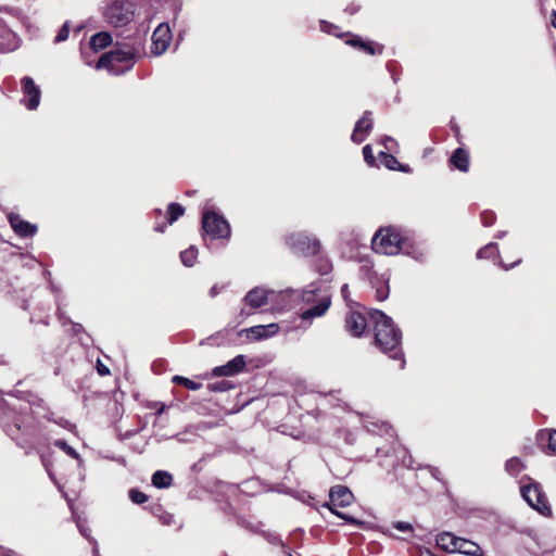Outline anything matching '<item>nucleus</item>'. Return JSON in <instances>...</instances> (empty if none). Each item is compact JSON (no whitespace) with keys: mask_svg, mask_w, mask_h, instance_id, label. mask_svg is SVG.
Wrapping results in <instances>:
<instances>
[{"mask_svg":"<svg viewBox=\"0 0 556 556\" xmlns=\"http://www.w3.org/2000/svg\"><path fill=\"white\" fill-rule=\"evenodd\" d=\"M370 319L375 323V344L390 358L400 361V369L405 366L402 351V332L393 320L381 311H372Z\"/></svg>","mask_w":556,"mask_h":556,"instance_id":"obj_1","label":"nucleus"},{"mask_svg":"<svg viewBox=\"0 0 556 556\" xmlns=\"http://www.w3.org/2000/svg\"><path fill=\"white\" fill-rule=\"evenodd\" d=\"M375 252L383 255L407 254L415 260L421 261L425 256L424 251L414 248L408 242L404 231L394 226L380 228L371 240Z\"/></svg>","mask_w":556,"mask_h":556,"instance_id":"obj_2","label":"nucleus"},{"mask_svg":"<svg viewBox=\"0 0 556 556\" xmlns=\"http://www.w3.org/2000/svg\"><path fill=\"white\" fill-rule=\"evenodd\" d=\"M285 292H288L286 299L300 296L302 302L313 304L311 308L300 315L301 321L305 324V326H303L304 329L308 328L314 318L325 315L331 304L328 287L323 281L313 282L301 292L293 290H286Z\"/></svg>","mask_w":556,"mask_h":556,"instance_id":"obj_3","label":"nucleus"},{"mask_svg":"<svg viewBox=\"0 0 556 556\" xmlns=\"http://www.w3.org/2000/svg\"><path fill=\"white\" fill-rule=\"evenodd\" d=\"M134 58L132 51L116 49L103 54L97 62L96 68H108L113 75H119L134 66Z\"/></svg>","mask_w":556,"mask_h":556,"instance_id":"obj_4","label":"nucleus"},{"mask_svg":"<svg viewBox=\"0 0 556 556\" xmlns=\"http://www.w3.org/2000/svg\"><path fill=\"white\" fill-rule=\"evenodd\" d=\"M287 294L288 292H276L263 287H255L245 294L243 299V307L241 308L240 314L242 316H249L255 309L266 305L269 301H274V299L281 298L285 300Z\"/></svg>","mask_w":556,"mask_h":556,"instance_id":"obj_5","label":"nucleus"},{"mask_svg":"<svg viewBox=\"0 0 556 556\" xmlns=\"http://www.w3.org/2000/svg\"><path fill=\"white\" fill-rule=\"evenodd\" d=\"M329 497H330V504L325 503L324 506L329 508L331 510V513H333L338 517L344 519L345 521H348L352 525H355L358 527L364 526V521H361V520L353 518L349 515L340 513L337 509L338 507L349 506L353 502L354 496H353L352 492L346 486L336 485V486L331 488Z\"/></svg>","mask_w":556,"mask_h":556,"instance_id":"obj_6","label":"nucleus"},{"mask_svg":"<svg viewBox=\"0 0 556 556\" xmlns=\"http://www.w3.org/2000/svg\"><path fill=\"white\" fill-rule=\"evenodd\" d=\"M529 481V483L522 484L520 486V492L523 500L529 504V506H531L543 516H549L552 510L540 484L530 479Z\"/></svg>","mask_w":556,"mask_h":556,"instance_id":"obj_7","label":"nucleus"},{"mask_svg":"<svg viewBox=\"0 0 556 556\" xmlns=\"http://www.w3.org/2000/svg\"><path fill=\"white\" fill-rule=\"evenodd\" d=\"M202 227L213 239H228L230 237L228 222L214 211L205 210L203 212Z\"/></svg>","mask_w":556,"mask_h":556,"instance_id":"obj_8","label":"nucleus"},{"mask_svg":"<svg viewBox=\"0 0 556 556\" xmlns=\"http://www.w3.org/2000/svg\"><path fill=\"white\" fill-rule=\"evenodd\" d=\"M287 245L295 253L315 255L320 250V242L317 238L303 232H293L286 238Z\"/></svg>","mask_w":556,"mask_h":556,"instance_id":"obj_9","label":"nucleus"},{"mask_svg":"<svg viewBox=\"0 0 556 556\" xmlns=\"http://www.w3.org/2000/svg\"><path fill=\"white\" fill-rule=\"evenodd\" d=\"M23 99L22 103L28 110H36L40 104L41 90L31 77L25 76L21 80Z\"/></svg>","mask_w":556,"mask_h":556,"instance_id":"obj_10","label":"nucleus"},{"mask_svg":"<svg viewBox=\"0 0 556 556\" xmlns=\"http://www.w3.org/2000/svg\"><path fill=\"white\" fill-rule=\"evenodd\" d=\"M151 52L154 55L163 54L172 41V31L168 24H160L152 34Z\"/></svg>","mask_w":556,"mask_h":556,"instance_id":"obj_11","label":"nucleus"},{"mask_svg":"<svg viewBox=\"0 0 556 556\" xmlns=\"http://www.w3.org/2000/svg\"><path fill=\"white\" fill-rule=\"evenodd\" d=\"M245 358L243 355H237L228 363L222 366H216L212 370V375L215 377H230L241 372L245 367Z\"/></svg>","mask_w":556,"mask_h":556,"instance_id":"obj_12","label":"nucleus"},{"mask_svg":"<svg viewBox=\"0 0 556 556\" xmlns=\"http://www.w3.org/2000/svg\"><path fill=\"white\" fill-rule=\"evenodd\" d=\"M8 219L12 229L21 237H33L37 232V226L22 219L18 214L9 213Z\"/></svg>","mask_w":556,"mask_h":556,"instance_id":"obj_13","label":"nucleus"},{"mask_svg":"<svg viewBox=\"0 0 556 556\" xmlns=\"http://www.w3.org/2000/svg\"><path fill=\"white\" fill-rule=\"evenodd\" d=\"M367 327L366 317L358 312H350L345 317V328L354 337L364 333Z\"/></svg>","mask_w":556,"mask_h":556,"instance_id":"obj_14","label":"nucleus"},{"mask_svg":"<svg viewBox=\"0 0 556 556\" xmlns=\"http://www.w3.org/2000/svg\"><path fill=\"white\" fill-rule=\"evenodd\" d=\"M370 112H366L364 116L357 121L351 136L353 142L361 143L368 136L370 129L372 128V121L370 118Z\"/></svg>","mask_w":556,"mask_h":556,"instance_id":"obj_15","label":"nucleus"},{"mask_svg":"<svg viewBox=\"0 0 556 556\" xmlns=\"http://www.w3.org/2000/svg\"><path fill=\"white\" fill-rule=\"evenodd\" d=\"M346 45L354 47L367 54L375 55V54H381L382 53V47L381 46H375L371 41H364L358 36H353L352 38L348 39Z\"/></svg>","mask_w":556,"mask_h":556,"instance_id":"obj_16","label":"nucleus"},{"mask_svg":"<svg viewBox=\"0 0 556 556\" xmlns=\"http://www.w3.org/2000/svg\"><path fill=\"white\" fill-rule=\"evenodd\" d=\"M538 440L542 446H546L548 454L556 456V430H541Z\"/></svg>","mask_w":556,"mask_h":556,"instance_id":"obj_17","label":"nucleus"},{"mask_svg":"<svg viewBox=\"0 0 556 556\" xmlns=\"http://www.w3.org/2000/svg\"><path fill=\"white\" fill-rule=\"evenodd\" d=\"M450 162L460 172L466 173L469 169V155L462 148H458L453 152Z\"/></svg>","mask_w":556,"mask_h":556,"instance_id":"obj_18","label":"nucleus"},{"mask_svg":"<svg viewBox=\"0 0 556 556\" xmlns=\"http://www.w3.org/2000/svg\"><path fill=\"white\" fill-rule=\"evenodd\" d=\"M456 552L468 556H480L482 551L481 547L471 541L459 538L456 542Z\"/></svg>","mask_w":556,"mask_h":556,"instance_id":"obj_19","label":"nucleus"},{"mask_svg":"<svg viewBox=\"0 0 556 556\" xmlns=\"http://www.w3.org/2000/svg\"><path fill=\"white\" fill-rule=\"evenodd\" d=\"M112 42V36L106 31L98 33L91 36L89 45L94 52L105 49Z\"/></svg>","mask_w":556,"mask_h":556,"instance_id":"obj_20","label":"nucleus"},{"mask_svg":"<svg viewBox=\"0 0 556 556\" xmlns=\"http://www.w3.org/2000/svg\"><path fill=\"white\" fill-rule=\"evenodd\" d=\"M379 161L388 169L401 170L405 173L409 170L408 166H402L400 162L396 160V157L383 151L379 152Z\"/></svg>","mask_w":556,"mask_h":556,"instance_id":"obj_21","label":"nucleus"},{"mask_svg":"<svg viewBox=\"0 0 556 556\" xmlns=\"http://www.w3.org/2000/svg\"><path fill=\"white\" fill-rule=\"evenodd\" d=\"M457 541H459V538L453 535L452 533H442L437 538L438 545L448 553H456Z\"/></svg>","mask_w":556,"mask_h":556,"instance_id":"obj_22","label":"nucleus"},{"mask_svg":"<svg viewBox=\"0 0 556 556\" xmlns=\"http://www.w3.org/2000/svg\"><path fill=\"white\" fill-rule=\"evenodd\" d=\"M15 430L22 431L23 433L27 435L35 434V428L33 426V417L28 415H22L20 416L15 421Z\"/></svg>","mask_w":556,"mask_h":556,"instance_id":"obj_23","label":"nucleus"},{"mask_svg":"<svg viewBox=\"0 0 556 556\" xmlns=\"http://www.w3.org/2000/svg\"><path fill=\"white\" fill-rule=\"evenodd\" d=\"M173 477L169 472L157 470L152 476V484L155 488H168L172 484Z\"/></svg>","mask_w":556,"mask_h":556,"instance_id":"obj_24","label":"nucleus"},{"mask_svg":"<svg viewBox=\"0 0 556 556\" xmlns=\"http://www.w3.org/2000/svg\"><path fill=\"white\" fill-rule=\"evenodd\" d=\"M525 468L526 465L518 457H511L505 464V470L507 471L508 475L513 477L518 476L521 471L525 470Z\"/></svg>","mask_w":556,"mask_h":556,"instance_id":"obj_25","label":"nucleus"},{"mask_svg":"<svg viewBox=\"0 0 556 556\" xmlns=\"http://www.w3.org/2000/svg\"><path fill=\"white\" fill-rule=\"evenodd\" d=\"M3 31L5 34V40H0V52H11L18 47L17 39L11 31Z\"/></svg>","mask_w":556,"mask_h":556,"instance_id":"obj_26","label":"nucleus"},{"mask_svg":"<svg viewBox=\"0 0 556 556\" xmlns=\"http://www.w3.org/2000/svg\"><path fill=\"white\" fill-rule=\"evenodd\" d=\"M198 258V249L193 245L189 247L180 253V260L187 267H191L195 264Z\"/></svg>","mask_w":556,"mask_h":556,"instance_id":"obj_27","label":"nucleus"},{"mask_svg":"<svg viewBox=\"0 0 556 556\" xmlns=\"http://www.w3.org/2000/svg\"><path fill=\"white\" fill-rule=\"evenodd\" d=\"M185 212V208L178 203H170L167 210V222L168 224L175 223Z\"/></svg>","mask_w":556,"mask_h":556,"instance_id":"obj_28","label":"nucleus"},{"mask_svg":"<svg viewBox=\"0 0 556 556\" xmlns=\"http://www.w3.org/2000/svg\"><path fill=\"white\" fill-rule=\"evenodd\" d=\"M364 426L367 428L369 432L372 433L387 432L389 429L388 424L382 421H371L369 419L364 420Z\"/></svg>","mask_w":556,"mask_h":556,"instance_id":"obj_29","label":"nucleus"},{"mask_svg":"<svg viewBox=\"0 0 556 556\" xmlns=\"http://www.w3.org/2000/svg\"><path fill=\"white\" fill-rule=\"evenodd\" d=\"M241 332H245L249 338L255 340L267 339V334L264 331L263 325L253 326L251 328L242 330Z\"/></svg>","mask_w":556,"mask_h":556,"instance_id":"obj_30","label":"nucleus"},{"mask_svg":"<svg viewBox=\"0 0 556 556\" xmlns=\"http://www.w3.org/2000/svg\"><path fill=\"white\" fill-rule=\"evenodd\" d=\"M172 381L174 383L182 384L188 390H192V391L199 390L202 387L201 383H198V382H195L193 380H190L189 378H186V377H182V376H174L172 378Z\"/></svg>","mask_w":556,"mask_h":556,"instance_id":"obj_31","label":"nucleus"},{"mask_svg":"<svg viewBox=\"0 0 556 556\" xmlns=\"http://www.w3.org/2000/svg\"><path fill=\"white\" fill-rule=\"evenodd\" d=\"M54 445L58 446L59 448H61L62 451H64L68 456L77 459L79 464L81 463V458H80L79 454L72 446H70L64 440H56L54 442Z\"/></svg>","mask_w":556,"mask_h":556,"instance_id":"obj_32","label":"nucleus"},{"mask_svg":"<svg viewBox=\"0 0 556 556\" xmlns=\"http://www.w3.org/2000/svg\"><path fill=\"white\" fill-rule=\"evenodd\" d=\"M496 253H497V244L491 242V243L486 244L485 247L481 248L477 252V257L478 258H488Z\"/></svg>","mask_w":556,"mask_h":556,"instance_id":"obj_33","label":"nucleus"},{"mask_svg":"<svg viewBox=\"0 0 556 556\" xmlns=\"http://www.w3.org/2000/svg\"><path fill=\"white\" fill-rule=\"evenodd\" d=\"M208 390L212 392H225L232 388V384L229 381H218L215 383H211L207 386Z\"/></svg>","mask_w":556,"mask_h":556,"instance_id":"obj_34","label":"nucleus"},{"mask_svg":"<svg viewBox=\"0 0 556 556\" xmlns=\"http://www.w3.org/2000/svg\"><path fill=\"white\" fill-rule=\"evenodd\" d=\"M129 497L135 504H143L148 501V495L136 489L129 491Z\"/></svg>","mask_w":556,"mask_h":556,"instance_id":"obj_35","label":"nucleus"},{"mask_svg":"<svg viewBox=\"0 0 556 556\" xmlns=\"http://www.w3.org/2000/svg\"><path fill=\"white\" fill-rule=\"evenodd\" d=\"M391 528L403 533H412L414 530L413 526L406 521H395L392 523Z\"/></svg>","mask_w":556,"mask_h":556,"instance_id":"obj_36","label":"nucleus"},{"mask_svg":"<svg viewBox=\"0 0 556 556\" xmlns=\"http://www.w3.org/2000/svg\"><path fill=\"white\" fill-rule=\"evenodd\" d=\"M68 35H70V24H68V22H66V23H64L62 28L56 34V36L54 38V42L59 43V42L65 41L68 38Z\"/></svg>","mask_w":556,"mask_h":556,"instance_id":"obj_37","label":"nucleus"},{"mask_svg":"<svg viewBox=\"0 0 556 556\" xmlns=\"http://www.w3.org/2000/svg\"><path fill=\"white\" fill-rule=\"evenodd\" d=\"M363 155H364L365 162L369 166H375L376 165V160H375V156L372 154V149H371V147L369 144H366L363 148Z\"/></svg>","mask_w":556,"mask_h":556,"instance_id":"obj_38","label":"nucleus"},{"mask_svg":"<svg viewBox=\"0 0 556 556\" xmlns=\"http://www.w3.org/2000/svg\"><path fill=\"white\" fill-rule=\"evenodd\" d=\"M481 220L485 227H490L495 222V215L492 212H483L481 214Z\"/></svg>","mask_w":556,"mask_h":556,"instance_id":"obj_39","label":"nucleus"},{"mask_svg":"<svg viewBox=\"0 0 556 556\" xmlns=\"http://www.w3.org/2000/svg\"><path fill=\"white\" fill-rule=\"evenodd\" d=\"M264 331L267 334V339L275 336L279 331V325L271 323L268 325H263Z\"/></svg>","mask_w":556,"mask_h":556,"instance_id":"obj_40","label":"nucleus"},{"mask_svg":"<svg viewBox=\"0 0 556 556\" xmlns=\"http://www.w3.org/2000/svg\"><path fill=\"white\" fill-rule=\"evenodd\" d=\"M389 295V291H388V287H382V288H379L377 289L376 291V298L379 300V301H383L388 298Z\"/></svg>","mask_w":556,"mask_h":556,"instance_id":"obj_41","label":"nucleus"},{"mask_svg":"<svg viewBox=\"0 0 556 556\" xmlns=\"http://www.w3.org/2000/svg\"><path fill=\"white\" fill-rule=\"evenodd\" d=\"M160 521H161L163 525L170 526L172 523H174V516H173V515H170V514H167V513H163V514L160 516Z\"/></svg>","mask_w":556,"mask_h":556,"instance_id":"obj_42","label":"nucleus"},{"mask_svg":"<svg viewBox=\"0 0 556 556\" xmlns=\"http://www.w3.org/2000/svg\"><path fill=\"white\" fill-rule=\"evenodd\" d=\"M382 142H383V144H384L386 149H387V150H390V151L392 150V146H393V144H394V146L396 144L395 140H394L393 138H391V137H388V136H386V137L383 138Z\"/></svg>","mask_w":556,"mask_h":556,"instance_id":"obj_43","label":"nucleus"},{"mask_svg":"<svg viewBox=\"0 0 556 556\" xmlns=\"http://www.w3.org/2000/svg\"><path fill=\"white\" fill-rule=\"evenodd\" d=\"M97 370L100 376H106L110 372L109 368L105 365H103L101 362H98Z\"/></svg>","mask_w":556,"mask_h":556,"instance_id":"obj_44","label":"nucleus"},{"mask_svg":"<svg viewBox=\"0 0 556 556\" xmlns=\"http://www.w3.org/2000/svg\"><path fill=\"white\" fill-rule=\"evenodd\" d=\"M320 28L323 31H326V33H329V34H333V35H337L336 33L332 31L333 28H336L334 26L328 24L327 22H321L320 23Z\"/></svg>","mask_w":556,"mask_h":556,"instance_id":"obj_45","label":"nucleus"},{"mask_svg":"<svg viewBox=\"0 0 556 556\" xmlns=\"http://www.w3.org/2000/svg\"><path fill=\"white\" fill-rule=\"evenodd\" d=\"M341 294H342V298L344 299V301L346 303L350 302V291H349V286L348 285H343L342 288H341Z\"/></svg>","mask_w":556,"mask_h":556,"instance_id":"obj_46","label":"nucleus"},{"mask_svg":"<svg viewBox=\"0 0 556 556\" xmlns=\"http://www.w3.org/2000/svg\"><path fill=\"white\" fill-rule=\"evenodd\" d=\"M381 533L391 538V539H397V536L392 532L390 527H381Z\"/></svg>","mask_w":556,"mask_h":556,"instance_id":"obj_47","label":"nucleus"},{"mask_svg":"<svg viewBox=\"0 0 556 556\" xmlns=\"http://www.w3.org/2000/svg\"><path fill=\"white\" fill-rule=\"evenodd\" d=\"M330 269H331V264L328 261H324L319 270L321 274H327L328 271H330Z\"/></svg>","mask_w":556,"mask_h":556,"instance_id":"obj_48","label":"nucleus"},{"mask_svg":"<svg viewBox=\"0 0 556 556\" xmlns=\"http://www.w3.org/2000/svg\"><path fill=\"white\" fill-rule=\"evenodd\" d=\"M59 425H61L62 427L66 428L67 430L70 431H73L75 429V426L68 421H60Z\"/></svg>","mask_w":556,"mask_h":556,"instance_id":"obj_49","label":"nucleus"},{"mask_svg":"<svg viewBox=\"0 0 556 556\" xmlns=\"http://www.w3.org/2000/svg\"><path fill=\"white\" fill-rule=\"evenodd\" d=\"M219 293V288L217 286H213L211 289H210V295L212 298L216 296L217 294Z\"/></svg>","mask_w":556,"mask_h":556,"instance_id":"obj_50","label":"nucleus"},{"mask_svg":"<svg viewBox=\"0 0 556 556\" xmlns=\"http://www.w3.org/2000/svg\"><path fill=\"white\" fill-rule=\"evenodd\" d=\"M78 528H79L80 533H81L85 538L89 539V530H88L87 528H85V527L80 526V525H78Z\"/></svg>","mask_w":556,"mask_h":556,"instance_id":"obj_51","label":"nucleus"},{"mask_svg":"<svg viewBox=\"0 0 556 556\" xmlns=\"http://www.w3.org/2000/svg\"><path fill=\"white\" fill-rule=\"evenodd\" d=\"M551 21H552L553 27L556 28V11L555 10L551 14Z\"/></svg>","mask_w":556,"mask_h":556,"instance_id":"obj_52","label":"nucleus"},{"mask_svg":"<svg viewBox=\"0 0 556 556\" xmlns=\"http://www.w3.org/2000/svg\"><path fill=\"white\" fill-rule=\"evenodd\" d=\"M5 431L8 432V434H9V435H11V437H12V439H14V440L18 441V438H17V437L15 435V433H14V432H15V430H13V429H5Z\"/></svg>","mask_w":556,"mask_h":556,"instance_id":"obj_53","label":"nucleus"},{"mask_svg":"<svg viewBox=\"0 0 556 556\" xmlns=\"http://www.w3.org/2000/svg\"><path fill=\"white\" fill-rule=\"evenodd\" d=\"M519 263H520V260L516 261V262H515V263H513L510 266H506L505 264H503V267H504V269H506V270H507V269H509V268H511V267H514V266L518 265Z\"/></svg>","mask_w":556,"mask_h":556,"instance_id":"obj_54","label":"nucleus"},{"mask_svg":"<svg viewBox=\"0 0 556 556\" xmlns=\"http://www.w3.org/2000/svg\"><path fill=\"white\" fill-rule=\"evenodd\" d=\"M154 230H155V231L163 232V231H164V226H162V225H157V226H155V227H154Z\"/></svg>","mask_w":556,"mask_h":556,"instance_id":"obj_55","label":"nucleus"},{"mask_svg":"<svg viewBox=\"0 0 556 556\" xmlns=\"http://www.w3.org/2000/svg\"><path fill=\"white\" fill-rule=\"evenodd\" d=\"M42 463H43V467H46V469H47V471H48L49 476L52 478V473L50 472V470H49V468H48V466H47L46 462H45V460H42Z\"/></svg>","mask_w":556,"mask_h":556,"instance_id":"obj_56","label":"nucleus"},{"mask_svg":"<svg viewBox=\"0 0 556 556\" xmlns=\"http://www.w3.org/2000/svg\"><path fill=\"white\" fill-rule=\"evenodd\" d=\"M504 236H505V232H504V231H502V232H498V233L496 235V238L502 239Z\"/></svg>","mask_w":556,"mask_h":556,"instance_id":"obj_57","label":"nucleus"},{"mask_svg":"<svg viewBox=\"0 0 556 556\" xmlns=\"http://www.w3.org/2000/svg\"><path fill=\"white\" fill-rule=\"evenodd\" d=\"M164 409H165V406H164V405H162V406L160 407V409L157 410V414H159V415H161V414L164 412Z\"/></svg>","mask_w":556,"mask_h":556,"instance_id":"obj_58","label":"nucleus"},{"mask_svg":"<svg viewBox=\"0 0 556 556\" xmlns=\"http://www.w3.org/2000/svg\"><path fill=\"white\" fill-rule=\"evenodd\" d=\"M94 552L98 551V545H97V542L94 541Z\"/></svg>","mask_w":556,"mask_h":556,"instance_id":"obj_59","label":"nucleus"},{"mask_svg":"<svg viewBox=\"0 0 556 556\" xmlns=\"http://www.w3.org/2000/svg\"><path fill=\"white\" fill-rule=\"evenodd\" d=\"M5 362L0 357V365L4 364Z\"/></svg>","mask_w":556,"mask_h":556,"instance_id":"obj_60","label":"nucleus"}]
</instances>
